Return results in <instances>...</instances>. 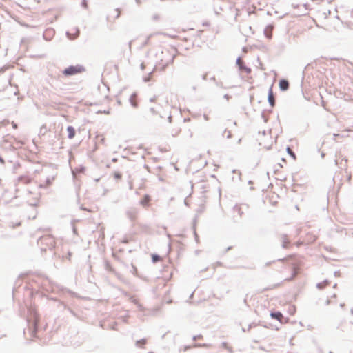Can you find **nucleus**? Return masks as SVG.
<instances>
[{"instance_id": "14", "label": "nucleus", "mask_w": 353, "mask_h": 353, "mask_svg": "<svg viewBox=\"0 0 353 353\" xmlns=\"http://www.w3.org/2000/svg\"><path fill=\"white\" fill-rule=\"evenodd\" d=\"M299 273V268L297 266L293 267V274L290 279H293L296 276V274Z\"/></svg>"}, {"instance_id": "16", "label": "nucleus", "mask_w": 353, "mask_h": 353, "mask_svg": "<svg viewBox=\"0 0 353 353\" xmlns=\"http://www.w3.org/2000/svg\"><path fill=\"white\" fill-rule=\"evenodd\" d=\"M290 245V242L285 238V240L283 242V247L285 248H288Z\"/></svg>"}, {"instance_id": "22", "label": "nucleus", "mask_w": 353, "mask_h": 353, "mask_svg": "<svg viewBox=\"0 0 353 353\" xmlns=\"http://www.w3.org/2000/svg\"><path fill=\"white\" fill-rule=\"evenodd\" d=\"M315 238L313 236L312 241H314Z\"/></svg>"}, {"instance_id": "13", "label": "nucleus", "mask_w": 353, "mask_h": 353, "mask_svg": "<svg viewBox=\"0 0 353 353\" xmlns=\"http://www.w3.org/2000/svg\"><path fill=\"white\" fill-rule=\"evenodd\" d=\"M152 259L153 263H157V261H161V258L159 255H157V254H152Z\"/></svg>"}, {"instance_id": "15", "label": "nucleus", "mask_w": 353, "mask_h": 353, "mask_svg": "<svg viewBox=\"0 0 353 353\" xmlns=\"http://www.w3.org/2000/svg\"><path fill=\"white\" fill-rule=\"evenodd\" d=\"M113 176L115 179L119 180L121 179L122 175L120 172H116L113 174Z\"/></svg>"}, {"instance_id": "4", "label": "nucleus", "mask_w": 353, "mask_h": 353, "mask_svg": "<svg viewBox=\"0 0 353 353\" xmlns=\"http://www.w3.org/2000/svg\"><path fill=\"white\" fill-rule=\"evenodd\" d=\"M268 101L272 107L274 106L275 99H274L272 88H270L268 92Z\"/></svg>"}, {"instance_id": "20", "label": "nucleus", "mask_w": 353, "mask_h": 353, "mask_svg": "<svg viewBox=\"0 0 353 353\" xmlns=\"http://www.w3.org/2000/svg\"><path fill=\"white\" fill-rule=\"evenodd\" d=\"M223 345L225 347H227V343H223Z\"/></svg>"}, {"instance_id": "12", "label": "nucleus", "mask_w": 353, "mask_h": 353, "mask_svg": "<svg viewBox=\"0 0 353 353\" xmlns=\"http://www.w3.org/2000/svg\"><path fill=\"white\" fill-rule=\"evenodd\" d=\"M265 34L267 38L271 39L272 36V28L267 27L265 30Z\"/></svg>"}, {"instance_id": "1", "label": "nucleus", "mask_w": 353, "mask_h": 353, "mask_svg": "<svg viewBox=\"0 0 353 353\" xmlns=\"http://www.w3.org/2000/svg\"><path fill=\"white\" fill-rule=\"evenodd\" d=\"M157 58L156 69L160 71H164L168 65L173 63L174 55L170 53L168 49H165L161 51V53L157 54Z\"/></svg>"}, {"instance_id": "21", "label": "nucleus", "mask_w": 353, "mask_h": 353, "mask_svg": "<svg viewBox=\"0 0 353 353\" xmlns=\"http://www.w3.org/2000/svg\"><path fill=\"white\" fill-rule=\"evenodd\" d=\"M117 17L119 16V12L117 10Z\"/></svg>"}, {"instance_id": "9", "label": "nucleus", "mask_w": 353, "mask_h": 353, "mask_svg": "<svg viewBox=\"0 0 353 353\" xmlns=\"http://www.w3.org/2000/svg\"><path fill=\"white\" fill-rule=\"evenodd\" d=\"M67 131H68V138L70 139H73L74 137V136H75V130H74V128L72 126H68L67 128Z\"/></svg>"}, {"instance_id": "23", "label": "nucleus", "mask_w": 353, "mask_h": 353, "mask_svg": "<svg viewBox=\"0 0 353 353\" xmlns=\"http://www.w3.org/2000/svg\"><path fill=\"white\" fill-rule=\"evenodd\" d=\"M13 127H14V128H17V125H13Z\"/></svg>"}, {"instance_id": "11", "label": "nucleus", "mask_w": 353, "mask_h": 353, "mask_svg": "<svg viewBox=\"0 0 353 353\" xmlns=\"http://www.w3.org/2000/svg\"><path fill=\"white\" fill-rule=\"evenodd\" d=\"M146 343H147V339H142L136 342L137 346L140 348H143Z\"/></svg>"}, {"instance_id": "7", "label": "nucleus", "mask_w": 353, "mask_h": 353, "mask_svg": "<svg viewBox=\"0 0 353 353\" xmlns=\"http://www.w3.org/2000/svg\"><path fill=\"white\" fill-rule=\"evenodd\" d=\"M270 316L272 319H275L276 320H278L279 322H282V320L283 319V314L279 312H272L270 314Z\"/></svg>"}, {"instance_id": "3", "label": "nucleus", "mask_w": 353, "mask_h": 353, "mask_svg": "<svg viewBox=\"0 0 353 353\" xmlns=\"http://www.w3.org/2000/svg\"><path fill=\"white\" fill-rule=\"evenodd\" d=\"M151 201V197L148 194H145L143 196V197L141 199L140 203L143 207H148L150 205V203Z\"/></svg>"}, {"instance_id": "5", "label": "nucleus", "mask_w": 353, "mask_h": 353, "mask_svg": "<svg viewBox=\"0 0 353 353\" xmlns=\"http://www.w3.org/2000/svg\"><path fill=\"white\" fill-rule=\"evenodd\" d=\"M269 139L270 140L271 139L270 138H266L265 136H261L260 138L259 139V145H261L263 147V148L264 149H269L270 148V145L266 143H265V141H265V139Z\"/></svg>"}, {"instance_id": "10", "label": "nucleus", "mask_w": 353, "mask_h": 353, "mask_svg": "<svg viewBox=\"0 0 353 353\" xmlns=\"http://www.w3.org/2000/svg\"><path fill=\"white\" fill-rule=\"evenodd\" d=\"M181 128L180 127H175L173 128L171 130V134L172 137H177L180 134L181 132Z\"/></svg>"}, {"instance_id": "2", "label": "nucleus", "mask_w": 353, "mask_h": 353, "mask_svg": "<svg viewBox=\"0 0 353 353\" xmlns=\"http://www.w3.org/2000/svg\"><path fill=\"white\" fill-rule=\"evenodd\" d=\"M84 71V68L81 65H71L67 68H65L63 74L65 76H71L74 75L79 73H81Z\"/></svg>"}, {"instance_id": "6", "label": "nucleus", "mask_w": 353, "mask_h": 353, "mask_svg": "<svg viewBox=\"0 0 353 353\" xmlns=\"http://www.w3.org/2000/svg\"><path fill=\"white\" fill-rule=\"evenodd\" d=\"M279 88L285 91L289 88V83L287 80L282 79L279 81Z\"/></svg>"}, {"instance_id": "18", "label": "nucleus", "mask_w": 353, "mask_h": 353, "mask_svg": "<svg viewBox=\"0 0 353 353\" xmlns=\"http://www.w3.org/2000/svg\"><path fill=\"white\" fill-rule=\"evenodd\" d=\"M167 301H168V303H172V300L171 299H167Z\"/></svg>"}, {"instance_id": "8", "label": "nucleus", "mask_w": 353, "mask_h": 353, "mask_svg": "<svg viewBox=\"0 0 353 353\" xmlns=\"http://www.w3.org/2000/svg\"><path fill=\"white\" fill-rule=\"evenodd\" d=\"M237 63L239 65L241 70H244L247 73H250L251 72V69L243 65V61L241 59H238Z\"/></svg>"}, {"instance_id": "19", "label": "nucleus", "mask_w": 353, "mask_h": 353, "mask_svg": "<svg viewBox=\"0 0 353 353\" xmlns=\"http://www.w3.org/2000/svg\"><path fill=\"white\" fill-rule=\"evenodd\" d=\"M167 301H168V303H172V300L171 299H167Z\"/></svg>"}, {"instance_id": "17", "label": "nucleus", "mask_w": 353, "mask_h": 353, "mask_svg": "<svg viewBox=\"0 0 353 353\" xmlns=\"http://www.w3.org/2000/svg\"><path fill=\"white\" fill-rule=\"evenodd\" d=\"M288 152L289 154H290L292 156L294 157V154L292 151V150L290 148H288Z\"/></svg>"}]
</instances>
